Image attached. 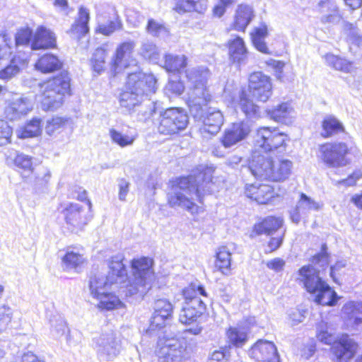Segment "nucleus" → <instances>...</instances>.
Wrapping results in <instances>:
<instances>
[{
	"mask_svg": "<svg viewBox=\"0 0 362 362\" xmlns=\"http://www.w3.org/2000/svg\"><path fill=\"white\" fill-rule=\"evenodd\" d=\"M124 256L118 254L109 262L107 274L96 271L92 272L89 279V291L91 296L105 292L114 284L119 287H127L129 295L140 293L144 295L151 288L154 280L152 270V259L148 257L134 259L132 262L133 281L128 285L127 272L123 264Z\"/></svg>",
	"mask_w": 362,
	"mask_h": 362,
	"instance_id": "nucleus-1",
	"label": "nucleus"
},
{
	"mask_svg": "<svg viewBox=\"0 0 362 362\" xmlns=\"http://www.w3.org/2000/svg\"><path fill=\"white\" fill-rule=\"evenodd\" d=\"M212 175L209 170L176 179L168 193V202L173 207H180L192 214L198 212L195 201L202 203L203 197L213 192Z\"/></svg>",
	"mask_w": 362,
	"mask_h": 362,
	"instance_id": "nucleus-2",
	"label": "nucleus"
},
{
	"mask_svg": "<svg viewBox=\"0 0 362 362\" xmlns=\"http://www.w3.org/2000/svg\"><path fill=\"white\" fill-rule=\"evenodd\" d=\"M157 81L152 74L142 72L128 75L126 90L119 95V105L131 113L141 106L145 97L154 93L157 89Z\"/></svg>",
	"mask_w": 362,
	"mask_h": 362,
	"instance_id": "nucleus-3",
	"label": "nucleus"
},
{
	"mask_svg": "<svg viewBox=\"0 0 362 362\" xmlns=\"http://www.w3.org/2000/svg\"><path fill=\"white\" fill-rule=\"evenodd\" d=\"M320 270L313 265H305L298 270L300 282L307 291L315 294V301L322 305H334L337 302V295L319 276Z\"/></svg>",
	"mask_w": 362,
	"mask_h": 362,
	"instance_id": "nucleus-4",
	"label": "nucleus"
},
{
	"mask_svg": "<svg viewBox=\"0 0 362 362\" xmlns=\"http://www.w3.org/2000/svg\"><path fill=\"white\" fill-rule=\"evenodd\" d=\"M186 76L193 84V89L189 94L187 100L191 114L195 117L201 114V106L211 100V95L206 88L211 73L205 66H198L185 71Z\"/></svg>",
	"mask_w": 362,
	"mask_h": 362,
	"instance_id": "nucleus-5",
	"label": "nucleus"
},
{
	"mask_svg": "<svg viewBox=\"0 0 362 362\" xmlns=\"http://www.w3.org/2000/svg\"><path fill=\"white\" fill-rule=\"evenodd\" d=\"M41 107L45 111H54L64 102V97L70 91V77L66 72L43 83L41 85Z\"/></svg>",
	"mask_w": 362,
	"mask_h": 362,
	"instance_id": "nucleus-6",
	"label": "nucleus"
},
{
	"mask_svg": "<svg viewBox=\"0 0 362 362\" xmlns=\"http://www.w3.org/2000/svg\"><path fill=\"white\" fill-rule=\"evenodd\" d=\"M317 337L326 344L334 343L332 351L336 357L337 362H350L358 348L357 344L347 334L343 335L335 342L334 337L327 331V325L324 322L317 326Z\"/></svg>",
	"mask_w": 362,
	"mask_h": 362,
	"instance_id": "nucleus-7",
	"label": "nucleus"
},
{
	"mask_svg": "<svg viewBox=\"0 0 362 362\" xmlns=\"http://www.w3.org/2000/svg\"><path fill=\"white\" fill-rule=\"evenodd\" d=\"M156 354L158 362H183L189 357L187 341L178 336L160 339Z\"/></svg>",
	"mask_w": 362,
	"mask_h": 362,
	"instance_id": "nucleus-8",
	"label": "nucleus"
},
{
	"mask_svg": "<svg viewBox=\"0 0 362 362\" xmlns=\"http://www.w3.org/2000/svg\"><path fill=\"white\" fill-rule=\"evenodd\" d=\"M286 139V135L276 129L260 127L256 133L254 151L271 155L281 153L285 151Z\"/></svg>",
	"mask_w": 362,
	"mask_h": 362,
	"instance_id": "nucleus-9",
	"label": "nucleus"
},
{
	"mask_svg": "<svg viewBox=\"0 0 362 362\" xmlns=\"http://www.w3.org/2000/svg\"><path fill=\"white\" fill-rule=\"evenodd\" d=\"M188 123V115L182 108H168L160 114L158 132L167 135L177 134L184 130Z\"/></svg>",
	"mask_w": 362,
	"mask_h": 362,
	"instance_id": "nucleus-10",
	"label": "nucleus"
},
{
	"mask_svg": "<svg viewBox=\"0 0 362 362\" xmlns=\"http://www.w3.org/2000/svg\"><path fill=\"white\" fill-rule=\"evenodd\" d=\"M95 349L100 362L113 361L121 352V340L113 332L103 334L95 338Z\"/></svg>",
	"mask_w": 362,
	"mask_h": 362,
	"instance_id": "nucleus-11",
	"label": "nucleus"
},
{
	"mask_svg": "<svg viewBox=\"0 0 362 362\" xmlns=\"http://www.w3.org/2000/svg\"><path fill=\"white\" fill-rule=\"evenodd\" d=\"M347 153L348 147L345 143H328L320 146L318 156L328 167L337 168L348 163Z\"/></svg>",
	"mask_w": 362,
	"mask_h": 362,
	"instance_id": "nucleus-12",
	"label": "nucleus"
},
{
	"mask_svg": "<svg viewBox=\"0 0 362 362\" xmlns=\"http://www.w3.org/2000/svg\"><path fill=\"white\" fill-rule=\"evenodd\" d=\"M272 160L271 154L253 151L248 168L257 178L264 180L279 179L283 176L281 173H276V174L272 175L271 173Z\"/></svg>",
	"mask_w": 362,
	"mask_h": 362,
	"instance_id": "nucleus-13",
	"label": "nucleus"
},
{
	"mask_svg": "<svg viewBox=\"0 0 362 362\" xmlns=\"http://www.w3.org/2000/svg\"><path fill=\"white\" fill-rule=\"evenodd\" d=\"M5 117L11 121L20 119L27 115L33 108V100L24 95L15 94L6 102Z\"/></svg>",
	"mask_w": 362,
	"mask_h": 362,
	"instance_id": "nucleus-14",
	"label": "nucleus"
},
{
	"mask_svg": "<svg viewBox=\"0 0 362 362\" xmlns=\"http://www.w3.org/2000/svg\"><path fill=\"white\" fill-rule=\"evenodd\" d=\"M248 87L252 97L261 102L267 101L272 94L270 78L260 71L250 75Z\"/></svg>",
	"mask_w": 362,
	"mask_h": 362,
	"instance_id": "nucleus-15",
	"label": "nucleus"
},
{
	"mask_svg": "<svg viewBox=\"0 0 362 362\" xmlns=\"http://www.w3.org/2000/svg\"><path fill=\"white\" fill-rule=\"evenodd\" d=\"M62 213L68 228L72 232L77 233L82 230L88 223L86 209L80 204L69 203Z\"/></svg>",
	"mask_w": 362,
	"mask_h": 362,
	"instance_id": "nucleus-16",
	"label": "nucleus"
},
{
	"mask_svg": "<svg viewBox=\"0 0 362 362\" xmlns=\"http://www.w3.org/2000/svg\"><path fill=\"white\" fill-rule=\"evenodd\" d=\"M322 206V202L300 193L296 207L290 211V218L293 223L298 224L301 220L307 218L311 212L318 211Z\"/></svg>",
	"mask_w": 362,
	"mask_h": 362,
	"instance_id": "nucleus-17",
	"label": "nucleus"
},
{
	"mask_svg": "<svg viewBox=\"0 0 362 362\" xmlns=\"http://www.w3.org/2000/svg\"><path fill=\"white\" fill-rule=\"evenodd\" d=\"M250 358L258 362H280L275 344L269 341L259 339L249 350Z\"/></svg>",
	"mask_w": 362,
	"mask_h": 362,
	"instance_id": "nucleus-18",
	"label": "nucleus"
},
{
	"mask_svg": "<svg viewBox=\"0 0 362 362\" xmlns=\"http://www.w3.org/2000/svg\"><path fill=\"white\" fill-rule=\"evenodd\" d=\"M250 132L251 127L247 122L233 123L225 130L221 142L225 148H230L246 139Z\"/></svg>",
	"mask_w": 362,
	"mask_h": 362,
	"instance_id": "nucleus-19",
	"label": "nucleus"
},
{
	"mask_svg": "<svg viewBox=\"0 0 362 362\" xmlns=\"http://www.w3.org/2000/svg\"><path fill=\"white\" fill-rule=\"evenodd\" d=\"M206 105L201 106V114L199 116L195 117L193 114H191L196 119L202 121L203 127L201 129L204 132H208L210 134H216L221 129V126L223 124V115L220 110L209 108L206 115L204 112V107Z\"/></svg>",
	"mask_w": 362,
	"mask_h": 362,
	"instance_id": "nucleus-20",
	"label": "nucleus"
},
{
	"mask_svg": "<svg viewBox=\"0 0 362 362\" xmlns=\"http://www.w3.org/2000/svg\"><path fill=\"white\" fill-rule=\"evenodd\" d=\"M149 330L154 331L165 326V322L170 319L173 313V305L166 299H158L154 303Z\"/></svg>",
	"mask_w": 362,
	"mask_h": 362,
	"instance_id": "nucleus-21",
	"label": "nucleus"
},
{
	"mask_svg": "<svg viewBox=\"0 0 362 362\" xmlns=\"http://www.w3.org/2000/svg\"><path fill=\"white\" fill-rule=\"evenodd\" d=\"M245 194L247 197L256 201L260 204H267L274 197V188L269 185H247Z\"/></svg>",
	"mask_w": 362,
	"mask_h": 362,
	"instance_id": "nucleus-22",
	"label": "nucleus"
},
{
	"mask_svg": "<svg viewBox=\"0 0 362 362\" xmlns=\"http://www.w3.org/2000/svg\"><path fill=\"white\" fill-rule=\"evenodd\" d=\"M203 301L194 300L192 304L184 303L179 315V320L182 324L191 325L197 322L205 310Z\"/></svg>",
	"mask_w": 362,
	"mask_h": 362,
	"instance_id": "nucleus-23",
	"label": "nucleus"
},
{
	"mask_svg": "<svg viewBox=\"0 0 362 362\" xmlns=\"http://www.w3.org/2000/svg\"><path fill=\"white\" fill-rule=\"evenodd\" d=\"M228 54L230 59L238 65L245 64L247 62L248 52L244 40L238 36L228 41Z\"/></svg>",
	"mask_w": 362,
	"mask_h": 362,
	"instance_id": "nucleus-24",
	"label": "nucleus"
},
{
	"mask_svg": "<svg viewBox=\"0 0 362 362\" xmlns=\"http://www.w3.org/2000/svg\"><path fill=\"white\" fill-rule=\"evenodd\" d=\"M55 46L56 37L54 33L44 26L38 27L31 43V49H49Z\"/></svg>",
	"mask_w": 362,
	"mask_h": 362,
	"instance_id": "nucleus-25",
	"label": "nucleus"
},
{
	"mask_svg": "<svg viewBox=\"0 0 362 362\" xmlns=\"http://www.w3.org/2000/svg\"><path fill=\"white\" fill-rule=\"evenodd\" d=\"M254 17V11L250 5L240 4L238 6L231 28L237 31L244 32Z\"/></svg>",
	"mask_w": 362,
	"mask_h": 362,
	"instance_id": "nucleus-26",
	"label": "nucleus"
},
{
	"mask_svg": "<svg viewBox=\"0 0 362 362\" xmlns=\"http://www.w3.org/2000/svg\"><path fill=\"white\" fill-rule=\"evenodd\" d=\"M134 47L132 42L121 44L117 49L115 55L111 62V71L115 75L127 66V58Z\"/></svg>",
	"mask_w": 362,
	"mask_h": 362,
	"instance_id": "nucleus-27",
	"label": "nucleus"
},
{
	"mask_svg": "<svg viewBox=\"0 0 362 362\" xmlns=\"http://www.w3.org/2000/svg\"><path fill=\"white\" fill-rule=\"evenodd\" d=\"M342 313L347 325L356 328L362 324V302L351 301L346 303Z\"/></svg>",
	"mask_w": 362,
	"mask_h": 362,
	"instance_id": "nucleus-28",
	"label": "nucleus"
},
{
	"mask_svg": "<svg viewBox=\"0 0 362 362\" xmlns=\"http://www.w3.org/2000/svg\"><path fill=\"white\" fill-rule=\"evenodd\" d=\"M267 115L273 120L288 124L292 122L293 110L288 103L279 104L273 109L267 110Z\"/></svg>",
	"mask_w": 362,
	"mask_h": 362,
	"instance_id": "nucleus-29",
	"label": "nucleus"
},
{
	"mask_svg": "<svg viewBox=\"0 0 362 362\" xmlns=\"http://www.w3.org/2000/svg\"><path fill=\"white\" fill-rule=\"evenodd\" d=\"M283 225V219L280 217L267 216L254 226V231L257 235H272Z\"/></svg>",
	"mask_w": 362,
	"mask_h": 362,
	"instance_id": "nucleus-30",
	"label": "nucleus"
},
{
	"mask_svg": "<svg viewBox=\"0 0 362 362\" xmlns=\"http://www.w3.org/2000/svg\"><path fill=\"white\" fill-rule=\"evenodd\" d=\"M89 20L90 13L88 9L84 6H81L78 9V18L71 25L70 32L76 34L78 37L84 36L89 31Z\"/></svg>",
	"mask_w": 362,
	"mask_h": 362,
	"instance_id": "nucleus-31",
	"label": "nucleus"
},
{
	"mask_svg": "<svg viewBox=\"0 0 362 362\" xmlns=\"http://www.w3.org/2000/svg\"><path fill=\"white\" fill-rule=\"evenodd\" d=\"M208 8V0H179L175 10L179 13L197 12L204 13Z\"/></svg>",
	"mask_w": 362,
	"mask_h": 362,
	"instance_id": "nucleus-32",
	"label": "nucleus"
},
{
	"mask_svg": "<svg viewBox=\"0 0 362 362\" xmlns=\"http://www.w3.org/2000/svg\"><path fill=\"white\" fill-rule=\"evenodd\" d=\"M319 6L321 12H327L322 16L321 21L324 23H337L340 21L341 16L336 4L329 0H320Z\"/></svg>",
	"mask_w": 362,
	"mask_h": 362,
	"instance_id": "nucleus-33",
	"label": "nucleus"
},
{
	"mask_svg": "<svg viewBox=\"0 0 362 362\" xmlns=\"http://www.w3.org/2000/svg\"><path fill=\"white\" fill-rule=\"evenodd\" d=\"M62 62L52 54H46L42 56L36 62V69L42 73H50L60 69Z\"/></svg>",
	"mask_w": 362,
	"mask_h": 362,
	"instance_id": "nucleus-34",
	"label": "nucleus"
},
{
	"mask_svg": "<svg viewBox=\"0 0 362 362\" xmlns=\"http://www.w3.org/2000/svg\"><path fill=\"white\" fill-rule=\"evenodd\" d=\"M231 253L226 246L220 247L216 255V268L225 276L230 274Z\"/></svg>",
	"mask_w": 362,
	"mask_h": 362,
	"instance_id": "nucleus-35",
	"label": "nucleus"
},
{
	"mask_svg": "<svg viewBox=\"0 0 362 362\" xmlns=\"http://www.w3.org/2000/svg\"><path fill=\"white\" fill-rule=\"evenodd\" d=\"M92 298L96 301L97 306L102 310H113L117 308L122 304L119 298L111 293H108L107 290L99 293L92 296Z\"/></svg>",
	"mask_w": 362,
	"mask_h": 362,
	"instance_id": "nucleus-36",
	"label": "nucleus"
},
{
	"mask_svg": "<svg viewBox=\"0 0 362 362\" xmlns=\"http://www.w3.org/2000/svg\"><path fill=\"white\" fill-rule=\"evenodd\" d=\"M238 107L249 119H257L260 117L259 107L251 100L247 93L242 90L239 95Z\"/></svg>",
	"mask_w": 362,
	"mask_h": 362,
	"instance_id": "nucleus-37",
	"label": "nucleus"
},
{
	"mask_svg": "<svg viewBox=\"0 0 362 362\" xmlns=\"http://www.w3.org/2000/svg\"><path fill=\"white\" fill-rule=\"evenodd\" d=\"M187 58L185 55L165 54L162 65L168 72L182 71L187 66Z\"/></svg>",
	"mask_w": 362,
	"mask_h": 362,
	"instance_id": "nucleus-38",
	"label": "nucleus"
},
{
	"mask_svg": "<svg viewBox=\"0 0 362 362\" xmlns=\"http://www.w3.org/2000/svg\"><path fill=\"white\" fill-rule=\"evenodd\" d=\"M226 335L230 344L236 348L243 346L248 340V333L244 327H231L228 329Z\"/></svg>",
	"mask_w": 362,
	"mask_h": 362,
	"instance_id": "nucleus-39",
	"label": "nucleus"
},
{
	"mask_svg": "<svg viewBox=\"0 0 362 362\" xmlns=\"http://www.w3.org/2000/svg\"><path fill=\"white\" fill-rule=\"evenodd\" d=\"M267 35V27L265 24H262L259 28H256L254 32L251 33L254 46L258 51L264 54H269V48L264 42V38Z\"/></svg>",
	"mask_w": 362,
	"mask_h": 362,
	"instance_id": "nucleus-40",
	"label": "nucleus"
},
{
	"mask_svg": "<svg viewBox=\"0 0 362 362\" xmlns=\"http://www.w3.org/2000/svg\"><path fill=\"white\" fill-rule=\"evenodd\" d=\"M84 260L82 255L73 250H68L62 259V267L66 271L72 269L77 271Z\"/></svg>",
	"mask_w": 362,
	"mask_h": 362,
	"instance_id": "nucleus-41",
	"label": "nucleus"
},
{
	"mask_svg": "<svg viewBox=\"0 0 362 362\" xmlns=\"http://www.w3.org/2000/svg\"><path fill=\"white\" fill-rule=\"evenodd\" d=\"M109 135L112 141L122 148L132 146L137 137L136 134H122L115 129H110Z\"/></svg>",
	"mask_w": 362,
	"mask_h": 362,
	"instance_id": "nucleus-42",
	"label": "nucleus"
},
{
	"mask_svg": "<svg viewBox=\"0 0 362 362\" xmlns=\"http://www.w3.org/2000/svg\"><path fill=\"white\" fill-rule=\"evenodd\" d=\"M199 295L206 296V292L204 286L196 283L191 284L182 291V296L185 300L184 303L192 304L195 299L198 301H202L199 296Z\"/></svg>",
	"mask_w": 362,
	"mask_h": 362,
	"instance_id": "nucleus-43",
	"label": "nucleus"
},
{
	"mask_svg": "<svg viewBox=\"0 0 362 362\" xmlns=\"http://www.w3.org/2000/svg\"><path fill=\"white\" fill-rule=\"evenodd\" d=\"M325 59L327 65L336 70L350 73L354 69L351 62L332 54H327Z\"/></svg>",
	"mask_w": 362,
	"mask_h": 362,
	"instance_id": "nucleus-44",
	"label": "nucleus"
},
{
	"mask_svg": "<svg viewBox=\"0 0 362 362\" xmlns=\"http://www.w3.org/2000/svg\"><path fill=\"white\" fill-rule=\"evenodd\" d=\"M292 168V163L288 160H278L274 161L272 160V164L271 168V173L276 174V173L282 175L283 176L279 179H269V180L278 182L282 181L288 178L291 173Z\"/></svg>",
	"mask_w": 362,
	"mask_h": 362,
	"instance_id": "nucleus-45",
	"label": "nucleus"
},
{
	"mask_svg": "<svg viewBox=\"0 0 362 362\" xmlns=\"http://www.w3.org/2000/svg\"><path fill=\"white\" fill-rule=\"evenodd\" d=\"M107 54V50L103 47H98L95 50L90 59V64L95 72L100 74L105 70Z\"/></svg>",
	"mask_w": 362,
	"mask_h": 362,
	"instance_id": "nucleus-46",
	"label": "nucleus"
},
{
	"mask_svg": "<svg viewBox=\"0 0 362 362\" xmlns=\"http://www.w3.org/2000/svg\"><path fill=\"white\" fill-rule=\"evenodd\" d=\"M323 132L322 136H330L340 132H344V127L341 122L334 117L325 118L322 122Z\"/></svg>",
	"mask_w": 362,
	"mask_h": 362,
	"instance_id": "nucleus-47",
	"label": "nucleus"
},
{
	"mask_svg": "<svg viewBox=\"0 0 362 362\" xmlns=\"http://www.w3.org/2000/svg\"><path fill=\"white\" fill-rule=\"evenodd\" d=\"M141 54L150 62L158 64L160 62V51L153 42H145L140 49Z\"/></svg>",
	"mask_w": 362,
	"mask_h": 362,
	"instance_id": "nucleus-48",
	"label": "nucleus"
},
{
	"mask_svg": "<svg viewBox=\"0 0 362 362\" xmlns=\"http://www.w3.org/2000/svg\"><path fill=\"white\" fill-rule=\"evenodd\" d=\"M41 132V119L33 118L21 130L19 136L23 139L38 136Z\"/></svg>",
	"mask_w": 362,
	"mask_h": 362,
	"instance_id": "nucleus-49",
	"label": "nucleus"
},
{
	"mask_svg": "<svg viewBox=\"0 0 362 362\" xmlns=\"http://www.w3.org/2000/svg\"><path fill=\"white\" fill-rule=\"evenodd\" d=\"M146 30L148 33L155 37H165L168 35L167 28L154 19L148 20Z\"/></svg>",
	"mask_w": 362,
	"mask_h": 362,
	"instance_id": "nucleus-50",
	"label": "nucleus"
},
{
	"mask_svg": "<svg viewBox=\"0 0 362 362\" xmlns=\"http://www.w3.org/2000/svg\"><path fill=\"white\" fill-rule=\"evenodd\" d=\"M66 123V119L62 117H56L48 119L45 126V132L47 134L52 136L56 132H59Z\"/></svg>",
	"mask_w": 362,
	"mask_h": 362,
	"instance_id": "nucleus-51",
	"label": "nucleus"
},
{
	"mask_svg": "<svg viewBox=\"0 0 362 362\" xmlns=\"http://www.w3.org/2000/svg\"><path fill=\"white\" fill-rule=\"evenodd\" d=\"M346 41L352 45L359 46L362 43V37L358 34V29L352 24H346L344 27Z\"/></svg>",
	"mask_w": 362,
	"mask_h": 362,
	"instance_id": "nucleus-52",
	"label": "nucleus"
},
{
	"mask_svg": "<svg viewBox=\"0 0 362 362\" xmlns=\"http://www.w3.org/2000/svg\"><path fill=\"white\" fill-rule=\"evenodd\" d=\"M51 331L56 337L62 336L64 334L66 329V323L63 317L61 316H54L50 320Z\"/></svg>",
	"mask_w": 362,
	"mask_h": 362,
	"instance_id": "nucleus-53",
	"label": "nucleus"
},
{
	"mask_svg": "<svg viewBox=\"0 0 362 362\" xmlns=\"http://www.w3.org/2000/svg\"><path fill=\"white\" fill-rule=\"evenodd\" d=\"M15 165L23 169L25 172L32 173L33 170L32 158L23 153L16 156L14 160Z\"/></svg>",
	"mask_w": 362,
	"mask_h": 362,
	"instance_id": "nucleus-54",
	"label": "nucleus"
},
{
	"mask_svg": "<svg viewBox=\"0 0 362 362\" xmlns=\"http://www.w3.org/2000/svg\"><path fill=\"white\" fill-rule=\"evenodd\" d=\"M121 23L119 20L115 19L110 21L106 23H100L98 27V31L105 35H110L115 30L121 28Z\"/></svg>",
	"mask_w": 362,
	"mask_h": 362,
	"instance_id": "nucleus-55",
	"label": "nucleus"
},
{
	"mask_svg": "<svg viewBox=\"0 0 362 362\" xmlns=\"http://www.w3.org/2000/svg\"><path fill=\"white\" fill-rule=\"evenodd\" d=\"M19 71V66L16 64L15 60L12 59L10 64L0 71V78L9 80L16 76Z\"/></svg>",
	"mask_w": 362,
	"mask_h": 362,
	"instance_id": "nucleus-56",
	"label": "nucleus"
},
{
	"mask_svg": "<svg viewBox=\"0 0 362 362\" xmlns=\"http://www.w3.org/2000/svg\"><path fill=\"white\" fill-rule=\"evenodd\" d=\"M32 35V30L29 28L20 30L16 35V45H29Z\"/></svg>",
	"mask_w": 362,
	"mask_h": 362,
	"instance_id": "nucleus-57",
	"label": "nucleus"
},
{
	"mask_svg": "<svg viewBox=\"0 0 362 362\" xmlns=\"http://www.w3.org/2000/svg\"><path fill=\"white\" fill-rule=\"evenodd\" d=\"M12 310L8 306L4 305L0 307V329L6 328L12 319Z\"/></svg>",
	"mask_w": 362,
	"mask_h": 362,
	"instance_id": "nucleus-58",
	"label": "nucleus"
},
{
	"mask_svg": "<svg viewBox=\"0 0 362 362\" xmlns=\"http://www.w3.org/2000/svg\"><path fill=\"white\" fill-rule=\"evenodd\" d=\"M12 129L8 123L0 119V146H4L10 142Z\"/></svg>",
	"mask_w": 362,
	"mask_h": 362,
	"instance_id": "nucleus-59",
	"label": "nucleus"
},
{
	"mask_svg": "<svg viewBox=\"0 0 362 362\" xmlns=\"http://www.w3.org/2000/svg\"><path fill=\"white\" fill-rule=\"evenodd\" d=\"M327 245L323 244L322 245L321 252L313 256L312 263L315 265H319L320 267H324L328 264V254L327 252Z\"/></svg>",
	"mask_w": 362,
	"mask_h": 362,
	"instance_id": "nucleus-60",
	"label": "nucleus"
},
{
	"mask_svg": "<svg viewBox=\"0 0 362 362\" xmlns=\"http://www.w3.org/2000/svg\"><path fill=\"white\" fill-rule=\"evenodd\" d=\"M11 39L6 35H0V59L11 54Z\"/></svg>",
	"mask_w": 362,
	"mask_h": 362,
	"instance_id": "nucleus-61",
	"label": "nucleus"
},
{
	"mask_svg": "<svg viewBox=\"0 0 362 362\" xmlns=\"http://www.w3.org/2000/svg\"><path fill=\"white\" fill-rule=\"evenodd\" d=\"M284 237V232L279 236L272 238L268 242L266 252H272L279 248L283 243Z\"/></svg>",
	"mask_w": 362,
	"mask_h": 362,
	"instance_id": "nucleus-62",
	"label": "nucleus"
},
{
	"mask_svg": "<svg viewBox=\"0 0 362 362\" xmlns=\"http://www.w3.org/2000/svg\"><path fill=\"white\" fill-rule=\"evenodd\" d=\"M165 90L175 95H180L184 90V85L180 81H170L166 85Z\"/></svg>",
	"mask_w": 362,
	"mask_h": 362,
	"instance_id": "nucleus-63",
	"label": "nucleus"
},
{
	"mask_svg": "<svg viewBox=\"0 0 362 362\" xmlns=\"http://www.w3.org/2000/svg\"><path fill=\"white\" fill-rule=\"evenodd\" d=\"M285 261L279 257L274 258L267 262V267L276 272H279L284 269Z\"/></svg>",
	"mask_w": 362,
	"mask_h": 362,
	"instance_id": "nucleus-64",
	"label": "nucleus"
}]
</instances>
